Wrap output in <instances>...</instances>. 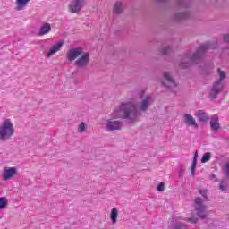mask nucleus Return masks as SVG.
<instances>
[{"mask_svg":"<svg viewBox=\"0 0 229 229\" xmlns=\"http://www.w3.org/2000/svg\"><path fill=\"white\" fill-rule=\"evenodd\" d=\"M66 58L68 62H74V66L78 69H85L89 66V62H90V54L89 52L83 51L82 47H74L68 50L66 53Z\"/></svg>","mask_w":229,"mask_h":229,"instance_id":"7ed1b4c3","label":"nucleus"},{"mask_svg":"<svg viewBox=\"0 0 229 229\" xmlns=\"http://www.w3.org/2000/svg\"><path fill=\"white\" fill-rule=\"evenodd\" d=\"M123 122L119 120H107L106 124V130L107 131H115L117 130H122Z\"/></svg>","mask_w":229,"mask_h":229,"instance_id":"6e6552de","label":"nucleus"},{"mask_svg":"<svg viewBox=\"0 0 229 229\" xmlns=\"http://www.w3.org/2000/svg\"><path fill=\"white\" fill-rule=\"evenodd\" d=\"M211 176H212V178H214L216 175L212 174Z\"/></svg>","mask_w":229,"mask_h":229,"instance_id":"f704fd0d","label":"nucleus"},{"mask_svg":"<svg viewBox=\"0 0 229 229\" xmlns=\"http://www.w3.org/2000/svg\"><path fill=\"white\" fill-rule=\"evenodd\" d=\"M184 123L187 126H194V128H199V125L196 123V119L191 114H184Z\"/></svg>","mask_w":229,"mask_h":229,"instance_id":"f8f14e48","label":"nucleus"},{"mask_svg":"<svg viewBox=\"0 0 229 229\" xmlns=\"http://www.w3.org/2000/svg\"><path fill=\"white\" fill-rule=\"evenodd\" d=\"M195 115L198 117V119H199V121H200V123H207V121H208L210 119V117L208 116V114H207L203 110H199Z\"/></svg>","mask_w":229,"mask_h":229,"instance_id":"dca6fc26","label":"nucleus"},{"mask_svg":"<svg viewBox=\"0 0 229 229\" xmlns=\"http://www.w3.org/2000/svg\"><path fill=\"white\" fill-rule=\"evenodd\" d=\"M223 171L227 178H229V160L225 163V166L223 167Z\"/></svg>","mask_w":229,"mask_h":229,"instance_id":"4be33fe9","label":"nucleus"},{"mask_svg":"<svg viewBox=\"0 0 229 229\" xmlns=\"http://www.w3.org/2000/svg\"><path fill=\"white\" fill-rule=\"evenodd\" d=\"M217 47V43L207 42L200 45L197 51L192 55V56L185 55L179 64L181 69H187L191 64H200L205 58V55L208 49H216Z\"/></svg>","mask_w":229,"mask_h":229,"instance_id":"f03ea898","label":"nucleus"},{"mask_svg":"<svg viewBox=\"0 0 229 229\" xmlns=\"http://www.w3.org/2000/svg\"><path fill=\"white\" fill-rule=\"evenodd\" d=\"M191 12L186 11L184 13H177L174 15L175 21H185V19H191Z\"/></svg>","mask_w":229,"mask_h":229,"instance_id":"2eb2a0df","label":"nucleus"},{"mask_svg":"<svg viewBox=\"0 0 229 229\" xmlns=\"http://www.w3.org/2000/svg\"><path fill=\"white\" fill-rule=\"evenodd\" d=\"M13 135H15V127H13L12 120L5 119L0 125L1 142H6V140H10Z\"/></svg>","mask_w":229,"mask_h":229,"instance_id":"39448f33","label":"nucleus"},{"mask_svg":"<svg viewBox=\"0 0 229 229\" xmlns=\"http://www.w3.org/2000/svg\"><path fill=\"white\" fill-rule=\"evenodd\" d=\"M195 210L197 212V216L200 217V219H205V217L208 216L207 206L203 204V199H201L199 197L195 199Z\"/></svg>","mask_w":229,"mask_h":229,"instance_id":"423d86ee","label":"nucleus"},{"mask_svg":"<svg viewBox=\"0 0 229 229\" xmlns=\"http://www.w3.org/2000/svg\"><path fill=\"white\" fill-rule=\"evenodd\" d=\"M83 0H74L70 4V12L72 13H78V12L81 11L83 7Z\"/></svg>","mask_w":229,"mask_h":229,"instance_id":"1a4fd4ad","label":"nucleus"},{"mask_svg":"<svg viewBox=\"0 0 229 229\" xmlns=\"http://www.w3.org/2000/svg\"><path fill=\"white\" fill-rule=\"evenodd\" d=\"M224 42H226V43L229 42V35L228 34L224 35Z\"/></svg>","mask_w":229,"mask_h":229,"instance_id":"2f4dec72","label":"nucleus"},{"mask_svg":"<svg viewBox=\"0 0 229 229\" xmlns=\"http://www.w3.org/2000/svg\"><path fill=\"white\" fill-rule=\"evenodd\" d=\"M85 128H86L85 123L81 122L78 127L79 133H83V131H85Z\"/></svg>","mask_w":229,"mask_h":229,"instance_id":"393cba45","label":"nucleus"},{"mask_svg":"<svg viewBox=\"0 0 229 229\" xmlns=\"http://www.w3.org/2000/svg\"><path fill=\"white\" fill-rule=\"evenodd\" d=\"M198 165V152H195L191 166L196 167Z\"/></svg>","mask_w":229,"mask_h":229,"instance_id":"cd10ccee","label":"nucleus"},{"mask_svg":"<svg viewBox=\"0 0 229 229\" xmlns=\"http://www.w3.org/2000/svg\"><path fill=\"white\" fill-rule=\"evenodd\" d=\"M157 190L159 192H164V190H165V184H164V182H160V183L157 185Z\"/></svg>","mask_w":229,"mask_h":229,"instance_id":"c85d7f7f","label":"nucleus"},{"mask_svg":"<svg viewBox=\"0 0 229 229\" xmlns=\"http://www.w3.org/2000/svg\"><path fill=\"white\" fill-rule=\"evenodd\" d=\"M162 85L163 87H166V89H174L175 87H178V84L171 76L169 72H164V80L162 81Z\"/></svg>","mask_w":229,"mask_h":229,"instance_id":"0eeeda50","label":"nucleus"},{"mask_svg":"<svg viewBox=\"0 0 229 229\" xmlns=\"http://www.w3.org/2000/svg\"><path fill=\"white\" fill-rule=\"evenodd\" d=\"M212 155L210 154V152H206L203 154L202 158H201V163L205 164L207 162H208V160H210Z\"/></svg>","mask_w":229,"mask_h":229,"instance_id":"aec40b11","label":"nucleus"},{"mask_svg":"<svg viewBox=\"0 0 229 229\" xmlns=\"http://www.w3.org/2000/svg\"><path fill=\"white\" fill-rule=\"evenodd\" d=\"M173 229H187V225L185 224L179 223L174 225Z\"/></svg>","mask_w":229,"mask_h":229,"instance_id":"a878e982","label":"nucleus"},{"mask_svg":"<svg viewBox=\"0 0 229 229\" xmlns=\"http://www.w3.org/2000/svg\"><path fill=\"white\" fill-rule=\"evenodd\" d=\"M62 46H64V42L62 41H59L55 45H54L47 54V57L51 58V56L55 55V53H58V51L62 49Z\"/></svg>","mask_w":229,"mask_h":229,"instance_id":"9b49d317","label":"nucleus"},{"mask_svg":"<svg viewBox=\"0 0 229 229\" xmlns=\"http://www.w3.org/2000/svg\"><path fill=\"white\" fill-rule=\"evenodd\" d=\"M199 194L204 198L206 201H208V197L207 195V190H199Z\"/></svg>","mask_w":229,"mask_h":229,"instance_id":"bb28decb","label":"nucleus"},{"mask_svg":"<svg viewBox=\"0 0 229 229\" xmlns=\"http://www.w3.org/2000/svg\"><path fill=\"white\" fill-rule=\"evenodd\" d=\"M219 189L222 191V192H226V191H228V188H226V184H225L224 181L220 182Z\"/></svg>","mask_w":229,"mask_h":229,"instance_id":"b1692460","label":"nucleus"},{"mask_svg":"<svg viewBox=\"0 0 229 229\" xmlns=\"http://www.w3.org/2000/svg\"><path fill=\"white\" fill-rule=\"evenodd\" d=\"M169 51H171V47H165L162 49V54H163V55H169Z\"/></svg>","mask_w":229,"mask_h":229,"instance_id":"c756f323","label":"nucleus"},{"mask_svg":"<svg viewBox=\"0 0 229 229\" xmlns=\"http://www.w3.org/2000/svg\"><path fill=\"white\" fill-rule=\"evenodd\" d=\"M18 6H26L30 0H16Z\"/></svg>","mask_w":229,"mask_h":229,"instance_id":"5701e85b","label":"nucleus"},{"mask_svg":"<svg viewBox=\"0 0 229 229\" xmlns=\"http://www.w3.org/2000/svg\"><path fill=\"white\" fill-rule=\"evenodd\" d=\"M6 205H8V200H6V197H1L0 198V210H2V208H4V207H6Z\"/></svg>","mask_w":229,"mask_h":229,"instance_id":"412c9836","label":"nucleus"},{"mask_svg":"<svg viewBox=\"0 0 229 229\" xmlns=\"http://www.w3.org/2000/svg\"><path fill=\"white\" fill-rule=\"evenodd\" d=\"M183 173H185V169H181L179 172L180 175L183 174Z\"/></svg>","mask_w":229,"mask_h":229,"instance_id":"72a5a7b5","label":"nucleus"},{"mask_svg":"<svg viewBox=\"0 0 229 229\" xmlns=\"http://www.w3.org/2000/svg\"><path fill=\"white\" fill-rule=\"evenodd\" d=\"M118 216H119V210L117 209V208H113L111 209V216H110L113 225H115V223H117Z\"/></svg>","mask_w":229,"mask_h":229,"instance_id":"a211bd4d","label":"nucleus"},{"mask_svg":"<svg viewBox=\"0 0 229 229\" xmlns=\"http://www.w3.org/2000/svg\"><path fill=\"white\" fill-rule=\"evenodd\" d=\"M177 6L179 8H191V0H178Z\"/></svg>","mask_w":229,"mask_h":229,"instance_id":"6ab92c4d","label":"nucleus"},{"mask_svg":"<svg viewBox=\"0 0 229 229\" xmlns=\"http://www.w3.org/2000/svg\"><path fill=\"white\" fill-rule=\"evenodd\" d=\"M218 75L220 78L218 81H216L215 83H213L212 88L209 92V98L210 99H217V96L223 92V89H225V86L223 85V81L226 80V73H225L224 71H222L221 68L217 69Z\"/></svg>","mask_w":229,"mask_h":229,"instance_id":"20e7f679","label":"nucleus"},{"mask_svg":"<svg viewBox=\"0 0 229 229\" xmlns=\"http://www.w3.org/2000/svg\"><path fill=\"white\" fill-rule=\"evenodd\" d=\"M210 126L211 129L214 130V131H217L219 128H221V125L219 124V117L217 116V114H215L211 117Z\"/></svg>","mask_w":229,"mask_h":229,"instance_id":"ddd939ff","label":"nucleus"},{"mask_svg":"<svg viewBox=\"0 0 229 229\" xmlns=\"http://www.w3.org/2000/svg\"><path fill=\"white\" fill-rule=\"evenodd\" d=\"M191 175L193 176V177H195L196 176V166H192L191 165Z\"/></svg>","mask_w":229,"mask_h":229,"instance_id":"7c9ffc66","label":"nucleus"},{"mask_svg":"<svg viewBox=\"0 0 229 229\" xmlns=\"http://www.w3.org/2000/svg\"><path fill=\"white\" fill-rule=\"evenodd\" d=\"M17 174V168L16 167H8L5 168L3 173L4 180H10V178H13Z\"/></svg>","mask_w":229,"mask_h":229,"instance_id":"9d476101","label":"nucleus"},{"mask_svg":"<svg viewBox=\"0 0 229 229\" xmlns=\"http://www.w3.org/2000/svg\"><path fill=\"white\" fill-rule=\"evenodd\" d=\"M151 106V96L148 95L141 100L139 106L134 102H122L111 114L113 119H126L129 123L137 121L142 112H148Z\"/></svg>","mask_w":229,"mask_h":229,"instance_id":"f257e3e1","label":"nucleus"},{"mask_svg":"<svg viewBox=\"0 0 229 229\" xmlns=\"http://www.w3.org/2000/svg\"><path fill=\"white\" fill-rule=\"evenodd\" d=\"M189 223H198V218H188Z\"/></svg>","mask_w":229,"mask_h":229,"instance_id":"473e14b6","label":"nucleus"},{"mask_svg":"<svg viewBox=\"0 0 229 229\" xmlns=\"http://www.w3.org/2000/svg\"><path fill=\"white\" fill-rule=\"evenodd\" d=\"M123 10H124V4L122 2H116L113 9V13L119 15V13H123Z\"/></svg>","mask_w":229,"mask_h":229,"instance_id":"f3484780","label":"nucleus"},{"mask_svg":"<svg viewBox=\"0 0 229 229\" xmlns=\"http://www.w3.org/2000/svg\"><path fill=\"white\" fill-rule=\"evenodd\" d=\"M50 31H51V24L46 22L40 27L38 35L39 37H44V35H47V33H49Z\"/></svg>","mask_w":229,"mask_h":229,"instance_id":"4468645a","label":"nucleus"}]
</instances>
